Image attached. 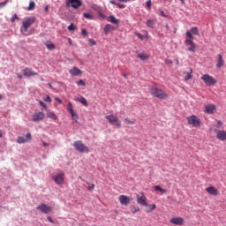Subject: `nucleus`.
<instances>
[{"label": "nucleus", "mask_w": 226, "mask_h": 226, "mask_svg": "<svg viewBox=\"0 0 226 226\" xmlns=\"http://www.w3.org/2000/svg\"><path fill=\"white\" fill-rule=\"evenodd\" d=\"M185 34L188 38L185 41V45L189 47V52H195L197 46L195 45V42H193V41L192 40H193V34L194 36H199V28L197 26H192L190 30L186 32Z\"/></svg>", "instance_id": "f257e3e1"}, {"label": "nucleus", "mask_w": 226, "mask_h": 226, "mask_svg": "<svg viewBox=\"0 0 226 226\" xmlns=\"http://www.w3.org/2000/svg\"><path fill=\"white\" fill-rule=\"evenodd\" d=\"M148 91L154 98H158V100H167L169 98V94L155 86L149 87Z\"/></svg>", "instance_id": "f03ea898"}, {"label": "nucleus", "mask_w": 226, "mask_h": 226, "mask_svg": "<svg viewBox=\"0 0 226 226\" xmlns=\"http://www.w3.org/2000/svg\"><path fill=\"white\" fill-rule=\"evenodd\" d=\"M34 22H36L35 17L26 18V20H24L22 23L21 33H27L29 27H31Z\"/></svg>", "instance_id": "7ed1b4c3"}, {"label": "nucleus", "mask_w": 226, "mask_h": 226, "mask_svg": "<svg viewBox=\"0 0 226 226\" xmlns=\"http://www.w3.org/2000/svg\"><path fill=\"white\" fill-rule=\"evenodd\" d=\"M188 124L192 126L193 128H200V124H202V122H200V118L199 117L192 115L186 117Z\"/></svg>", "instance_id": "20e7f679"}, {"label": "nucleus", "mask_w": 226, "mask_h": 226, "mask_svg": "<svg viewBox=\"0 0 226 226\" xmlns=\"http://www.w3.org/2000/svg\"><path fill=\"white\" fill-rule=\"evenodd\" d=\"M73 147L79 153H89V147L86 146L82 140H77L73 143Z\"/></svg>", "instance_id": "39448f33"}, {"label": "nucleus", "mask_w": 226, "mask_h": 226, "mask_svg": "<svg viewBox=\"0 0 226 226\" xmlns=\"http://www.w3.org/2000/svg\"><path fill=\"white\" fill-rule=\"evenodd\" d=\"M201 80L207 86H215V84H217L218 80H216L213 76L209 74H204L201 76Z\"/></svg>", "instance_id": "423d86ee"}, {"label": "nucleus", "mask_w": 226, "mask_h": 226, "mask_svg": "<svg viewBox=\"0 0 226 226\" xmlns=\"http://www.w3.org/2000/svg\"><path fill=\"white\" fill-rule=\"evenodd\" d=\"M105 117L110 124L117 126V128H121V120H119V118H117L116 116L108 115Z\"/></svg>", "instance_id": "0eeeda50"}, {"label": "nucleus", "mask_w": 226, "mask_h": 226, "mask_svg": "<svg viewBox=\"0 0 226 226\" xmlns=\"http://www.w3.org/2000/svg\"><path fill=\"white\" fill-rule=\"evenodd\" d=\"M36 209L43 213L44 215H49V213H52V207L48 206L47 204L41 203L38 207H36Z\"/></svg>", "instance_id": "6e6552de"}, {"label": "nucleus", "mask_w": 226, "mask_h": 226, "mask_svg": "<svg viewBox=\"0 0 226 226\" xmlns=\"http://www.w3.org/2000/svg\"><path fill=\"white\" fill-rule=\"evenodd\" d=\"M66 5L69 8H74V10H77V8H80V6H82V2L80 0H68Z\"/></svg>", "instance_id": "1a4fd4ad"}, {"label": "nucleus", "mask_w": 226, "mask_h": 226, "mask_svg": "<svg viewBox=\"0 0 226 226\" xmlns=\"http://www.w3.org/2000/svg\"><path fill=\"white\" fill-rule=\"evenodd\" d=\"M31 140H33V136L31 135V132H28L26 135V138L19 136L17 139L18 144H27V142H31Z\"/></svg>", "instance_id": "9d476101"}, {"label": "nucleus", "mask_w": 226, "mask_h": 226, "mask_svg": "<svg viewBox=\"0 0 226 226\" xmlns=\"http://www.w3.org/2000/svg\"><path fill=\"white\" fill-rule=\"evenodd\" d=\"M137 202L138 204H140V206L147 207V198L143 194V192L137 195Z\"/></svg>", "instance_id": "9b49d317"}, {"label": "nucleus", "mask_w": 226, "mask_h": 226, "mask_svg": "<svg viewBox=\"0 0 226 226\" xmlns=\"http://www.w3.org/2000/svg\"><path fill=\"white\" fill-rule=\"evenodd\" d=\"M32 119L35 123L38 122V121H43L45 119V113H43L41 111L35 112L32 116Z\"/></svg>", "instance_id": "f8f14e48"}, {"label": "nucleus", "mask_w": 226, "mask_h": 226, "mask_svg": "<svg viewBox=\"0 0 226 226\" xmlns=\"http://www.w3.org/2000/svg\"><path fill=\"white\" fill-rule=\"evenodd\" d=\"M53 180L56 185H63L64 183V172H60L53 177Z\"/></svg>", "instance_id": "ddd939ff"}, {"label": "nucleus", "mask_w": 226, "mask_h": 226, "mask_svg": "<svg viewBox=\"0 0 226 226\" xmlns=\"http://www.w3.org/2000/svg\"><path fill=\"white\" fill-rule=\"evenodd\" d=\"M170 223L172 225H185V219L183 217H173L170 220Z\"/></svg>", "instance_id": "4468645a"}, {"label": "nucleus", "mask_w": 226, "mask_h": 226, "mask_svg": "<svg viewBox=\"0 0 226 226\" xmlns=\"http://www.w3.org/2000/svg\"><path fill=\"white\" fill-rule=\"evenodd\" d=\"M23 75L24 77H36L38 72H34L33 69L26 67L23 70Z\"/></svg>", "instance_id": "2eb2a0df"}, {"label": "nucleus", "mask_w": 226, "mask_h": 226, "mask_svg": "<svg viewBox=\"0 0 226 226\" xmlns=\"http://www.w3.org/2000/svg\"><path fill=\"white\" fill-rule=\"evenodd\" d=\"M118 200L122 206H128L131 202L130 197L126 195H120L118 197Z\"/></svg>", "instance_id": "dca6fc26"}, {"label": "nucleus", "mask_w": 226, "mask_h": 226, "mask_svg": "<svg viewBox=\"0 0 226 226\" xmlns=\"http://www.w3.org/2000/svg\"><path fill=\"white\" fill-rule=\"evenodd\" d=\"M69 72L72 77H79V75H82V71L79 69V67H72V69L69 70Z\"/></svg>", "instance_id": "f3484780"}, {"label": "nucleus", "mask_w": 226, "mask_h": 226, "mask_svg": "<svg viewBox=\"0 0 226 226\" xmlns=\"http://www.w3.org/2000/svg\"><path fill=\"white\" fill-rule=\"evenodd\" d=\"M215 110H216V105H215V104H209V105L205 106V110H204V112H205L206 114H214V113H215Z\"/></svg>", "instance_id": "a211bd4d"}, {"label": "nucleus", "mask_w": 226, "mask_h": 226, "mask_svg": "<svg viewBox=\"0 0 226 226\" xmlns=\"http://www.w3.org/2000/svg\"><path fill=\"white\" fill-rule=\"evenodd\" d=\"M216 139L224 142V140H226V131H218L216 132Z\"/></svg>", "instance_id": "6ab92c4d"}, {"label": "nucleus", "mask_w": 226, "mask_h": 226, "mask_svg": "<svg viewBox=\"0 0 226 226\" xmlns=\"http://www.w3.org/2000/svg\"><path fill=\"white\" fill-rule=\"evenodd\" d=\"M193 73V69L188 68L186 72H184V79L185 80H190V79H193L192 75Z\"/></svg>", "instance_id": "aec40b11"}, {"label": "nucleus", "mask_w": 226, "mask_h": 226, "mask_svg": "<svg viewBox=\"0 0 226 226\" xmlns=\"http://www.w3.org/2000/svg\"><path fill=\"white\" fill-rule=\"evenodd\" d=\"M223 64H225V61H223V56L222 54L218 55L216 68L220 69L222 68Z\"/></svg>", "instance_id": "412c9836"}, {"label": "nucleus", "mask_w": 226, "mask_h": 226, "mask_svg": "<svg viewBox=\"0 0 226 226\" xmlns=\"http://www.w3.org/2000/svg\"><path fill=\"white\" fill-rule=\"evenodd\" d=\"M206 192H207L209 195H214V197H216V195H218V190H216V188H215L214 186L207 187L206 189Z\"/></svg>", "instance_id": "4be33fe9"}, {"label": "nucleus", "mask_w": 226, "mask_h": 226, "mask_svg": "<svg viewBox=\"0 0 226 226\" xmlns=\"http://www.w3.org/2000/svg\"><path fill=\"white\" fill-rule=\"evenodd\" d=\"M137 57H139V59H140L141 61H147V59H149V55L144 52H141L137 55Z\"/></svg>", "instance_id": "5701e85b"}, {"label": "nucleus", "mask_w": 226, "mask_h": 226, "mask_svg": "<svg viewBox=\"0 0 226 226\" xmlns=\"http://www.w3.org/2000/svg\"><path fill=\"white\" fill-rule=\"evenodd\" d=\"M104 33L105 34H109V33H110V31H114V26L110 25V24H107L104 26Z\"/></svg>", "instance_id": "b1692460"}, {"label": "nucleus", "mask_w": 226, "mask_h": 226, "mask_svg": "<svg viewBox=\"0 0 226 226\" xmlns=\"http://www.w3.org/2000/svg\"><path fill=\"white\" fill-rule=\"evenodd\" d=\"M108 21L111 22V24H116V25L119 24V20L112 15L108 18Z\"/></svg>", "instance_id": "393cba45"}, {"label": "nucleus", "mask_w": 226, "mask_h": 226, "mask_svg": "<svg viewBox=\"0 0 226 226\" xmlns=\"http://www.w3.org/2000/svg\"><path fill=\"white\" fill-rule=\"evenodd\" d=\"M156 23V20L154 19H148L147 21V26L150 27V29H153L154 27V24Z\"/></svg>", "instance_id": "a878e982"}, {"label": "nucleus", "mask_w": 226, "mask_h": 226, "mask_svg": "<svg viewBox=\"0 0 226 226\" xmlns=\"http://www.w3.org/2000/svg\"><path fill=\"white\" fill-rule=\"evenodd\" d=\"M76 102H79V103H82L85 107H87V100H86L84 97H80L78 99H75Z\"/></svg>", "instance_id": "bb28decb"}, {"label": "nucleus", "mask_w": 226, "mask_h": 226, "mask_svg": "<svg viewBox=\"0 0 226 226\" xmlns=\"http://www.w3.org/2000/svg\"><path fill=\"white\" fill-rule=\"evenodd\" d=\"M35 7H36V4L34 1H31L27 7V11H31L34 10Z\"/></svg>", "instance_id": "cd10ccee"}, {"label": "nucleus", "mask_w": 226, "mask_h": 226, "mask_svg": "<svg viewBox=\"0 0 226 226\" xmlns=\"http://www.w3.org/2000/svg\"><path fill=\"white\" fill-rule=\"evenodd\" d=\"M154 188L156 192H161V193H167V190L162 188L160 185H155Z\"/></svg>", "instance_id": "c85d7f7f"}, {"label": "nucleus", "mask_w": 226, "mask_h": 226, "mask_svg": "<svg viewBox=\"0 0 226 226\" xmlns=\"http://www.w3.org/2000/svg\"><path fill=\"white\" fill-rule=\"evenodd\" d=\"M67 110L70 114H73V112H75L73 110V104L72 102H68V105H67Z\"/></svg>", "instance_id": "c756f323"}, {"label": "nucleus", "mask_w": 226, "mask_h": 226, "mask_svg": "<svg viewBox=\"0 0 226 226\" xmlns=\"http://www.w3.org/2000/svg\"><path fill=\"white\" fill-rule=\"evenodd\" d=\"M47 117L53 119L54 121L57 120V116L54 112H49L47 114Z\"/></svg>", "instance_id": "7c9ffc66"}, {"label": "nucleus", "mask_w": 226, "mask_h": 226, "mask_svg": "<svg viewBox=\"0 0 226 226\" xmlns=\"http://www.w3.org/2000/svg\"><path fill=\"white\" fill-rule=\"evenodd\" d=\"M46 47L49 50H54V49H56V45H54L52 42L47 43Z\"/></svg>", "instance_id": "2f4dec72"}, {"label": "nucleus", "mask_w": 226, "mask_h": 226, "mask_svg": "<svg viewBox=\"0 0 226 226\" xmlns=\"http://www.w3.org/2000/svg\"><path fill=\"white\" fill-rule=\"evenodd\" d=\"M139 211H140V208L139 207H131V212L132 213V215H135V213H139Z\"/></svg>", "instance_id": "473e14b6"}, {"label": "nucleus", "mask_w": 226, "mask_h": 226, "mask_svg": "<svg viewBox=\"0 0 226 226\" xmlns=\"http://www.w3.org/2000/svg\"><path fill=\"white\" fill-rule=\"evenodd\" d=\"M83 17H85V19H88V20H93V15H91L89 12H85Z\"/></svg>", "instance_id": "72a5a7b5"}, {"label": "nucleus", "mask_w": 226, "mask_h": 226, "mask_svg": "<svg viewBox=\"0 0 226 226\" xmlns=\"http://www.w3.org/2000/svg\"><path fill=\"white\" fill-rule=\"evenodd\" d=\"M125 124H135V120H131L130 118H124Z\"/></svg>", "instance_id": "f704fd0d"}, {"label": "nucleus", "mask_w": 226, "mask_h": 226, "mask_svg": "<svg viewBox=\"0 0 226 226\" xmlns=\"http://www.w3.org/2000/svg\"><path fill=\"white\" fill-rule=\"evenodd\" d=\"M71 116H72L73 121H75L77 123V121L79 119V115H77V113H75V111H74V112L71 113Z\"/></svg>", "instance_id": "c9c22d12"}, {"label": "nucleus", "mask_w": 226, "mask_h": 226, "mask_svg": "<svg viewBox=\"0 0 226 226\" xmlns=\"http://www.w3.org/2000/svg\"><path fill=\"white\" fill-rule=\"evenodd\" d=\"M150 210H147V213H151V211H154V209H156V205L155 204H152L149 205Z\"/></svg>", "instance_id": "e433bc0d"}, {"label": "nucleus", "mask_w": 226, "mask_h": 226, "mask_svg": "<svg viewBox=\"0 0 226 226\" xmlns=\"http://www.w3.org/2000/svg\"><path fill=\"white\" fill-rule=\"evenodd\" d=\"M75 29H77V27L75 26V25H73V23H72V24L68 26V30H69V31H75Z\"/></svg>", "instance_id": "4c0bfd02"}, {"label": "nucleus", "mask_w": 226, "mask_h": 226, "mask_svg": "<svg viewBox=\"0 0 226 226\" xmlns=\"http://www.w3.org/2000/svg\"><path fill=\"white\" fill-rule=\"evenodd\" d=\"M87 185H88L87 190H94V184H89V182H87Z\"/></svg>", "instance_id": "58836bf2"}, {"label": "nucleus", "mask_w": 226, "mask_h": 226, "mask_svg": "<svg viewBox=\"0 0 226 226\" xmlns=\"http://www.w3.org/2000/svg\"><path fill=\"white\" fill-rule=\"evenodd\" d=\"M88 42H89V45H91V47L96 45V41L94 39H89Z\"/></svg>", "instance_id": "ea45409f"}, {"label": "nucleus", "mask_w": 226, "mask_h": 226, "mask_svg": "<svg viewBox=\"0 0 226 226\" xmlns=\"http://www.w3.org/2000/svg\"><path fill=\"white\" fill-rule=\"evenodd\" d=\"M77 85H78V86L86 87V81H84L83 79H79V80L77 82Z\"/></svg>", "instance_id": "a19ab883"}, {"label": "nucleus", "mask_w": 226, "mask_h": 226, "mask_svg": "<svg viewBox=\"0 0 226 226\" xmlns=\"http://www.w3.org/2000/svg\"><path fill=\"white\" fill-rule=\"evenodd\" d=\"M17 19H19V16H17V14H14L11 19V22H15Z\"/></svg>", "instance_id": "79ce46f5"}, {"label": "nucleus", "mask_w": 226, "mask_h": 226, "mask_svg": "<svg viewBox=\"0 0 226 226\" xmlns=\"http://www.w3.org/2000/svg\"><path fill=\"white\" fill-rule=\"evenodd\" d=\"M81 34H82V36H87V30L82 29L81 30Z\"/></svg>", "instance_id": "37998d69"}, {"label": "nucleus", "mask_w": 226, "mask_h": 226, "mask_svg": "<svg viewBox=\"0 0 226 226\" xmlns=\"http://www.w3.org/2000/svg\"><path fill=\"white\" fill-rule=\"evenodd\" d=\"M39 104L41 105V107H43V109H47V104H45L43 102L39 101Z\"/></svg>", "instance_id": "c03bdc74"}, {"label": "nucleus", "mask_w": 226, "mask_h": 226, "mask_svg": "<svg viewBox=\"0 0 226 226\" xmlns=\"http://www.w3.org/2000/svg\"><path fill=\"white\" fill-rule=\"evenodd\" d=\"M41 143H42V146H43L44 147H49V146H50V143H47V142H45V141H43V140H41Z\"/></svg>", "instance_id": "a18cd8bd"}, {"label": "nucleus", "mask_w": 226, "mask_h": 226, "mask_svg": "<svg viewBox=\"0 0 226 226\" xmlns=\"http://www.w3.org/2000/svg\"><path fill=\"white\" fill-rule=\"evenodd\" d=\"M44 102H48L50 103V102H52V99L50 98V96L47 95V97L44 99Z\"/></svg>", "instance_id": "49530a36"}, {"label": "nucleus", "mask_w": 226, "mask_h": 226, "mask_svg": "<svg viewBox=\"0 0 226 226\" xmlns=\"http://www.w3.org/2000/svg\"><path fill=\"white\" fill-rule=\"evenodd\" d=\"M117 8H120L121 10H123V8H124V4H117Z\"/></svg>", "instance_id": "de8ad7c7"}, {"label": "nucleus", "mask_w": 226, "mask_h": 226, "mask_svg": "<svg viewBox=\"0 0 226 226\" xmlns=\"http://www.w3.org/2000/svg\"><path fill=\"white\" fill-rule=\"evenodd\" d=\"M136 36H138L139 40H144V35H142L141 34H136Z\"/></svg>", "instance_id": "09e8293b"}, {"label": "nucleus", "mask_w": 226, "mask_h": 226, "mask_svg": "<svg viewBox=\"0 0 226 226\" xmlns=\"http://www.w3.org/2000/svg\"><path fill=\"white\" fill-rule=\"evenodd\" d=\"M55 100L60 104L63 103V100H61L59 97H55Z\"/></svg>", "instance_id": "8fccbe9b"}, {"label": "nucleus", "mask_w": 226, "mask_h": 226, "mask_svg": "<svg viewBox=\"0 0 226 226\" xmlns=\"http://www.w3.org/2000/svg\"><path fill=\"white\" fill-rule=\"evenodd\" d=\"M160 14L162 15V17H164L165 19H167V15L163 11H160Z\"/></svg>", "instance_id": "3c124183"}, {"label": "nucleus", "mask_w": 226, "mask_h": 226, "mask_svg": "<svg viewBox=\"0 0 226 226\" xmlns=\"http://www.w3.org/2000/svg\"><path fill=\"white\" fill-rule=\"evenodd\" d=\"M8 4V0H5L4 2L0 3V6H4Z\"/></svg>", "instance_id": "603ef678"}, {"label": "nucleus", "mask_w": 226, "mask_h": 226, "mask_svg": "<svg viewBox=\"0 0 226 226\" xmlns=\"http://www.w3.org/2000/svg\"><path fill=\"white\" fill-rule=\"evenodd\" d=\"M146 4H147V8H151V0L147 1L146 3Z\"/></svg>", "instance_id": "864d4df0"}, {"label": "nucleus", "mask_w": 226, "mask_h": 226, "mask_svg": "<svg viewBox=\"0 0 226 226\" xmlns=\"http://www.w3.org/2000/svg\"><path fill=\"white\" fill-rule=\"evenodd\" d=\"M165 63L166 64H172V60L166 59Z\"/></svg>", "instance_id": "5fc2aeb1"}, {"label": "nucleus", "mask_w": 226, "mask_h": 226, "mask_svg": "<svg viewBox=\"0 0 226 226\" xmlns=\"http://www.w3.org/2000/svg\"><path fill=\"white\" fill-rule=\"evenodd\" d=\"M48 220L49 222H50V223H54V220L52 219V217L48 216Z\"/></svg>", "instance_id": "6e6d98bb"}, {"label": "nucleus", "mask_w": 226, "mask_h": 226, "mask_svg": "<svg viewBox=\"0 0 226 226\" xmlns=\"http://www.w3.org/2000/svg\"><path fill=\"white\" fill-rule=\"evenodd\" d=\"M110 4H117L116 2H114L113 0L109 1Z\"/></svg>", "instance_id": "4d7b16f0"}, {"label": "nucleus", "mask_w": 226, "mask_h": 226, "mask_svg": "<svg viewBox=\"0 0 226 226\" xmlns=\"http://www.w3.org/2000/svg\"><path fill=\"white\" fill-rule=\"evenodd\" d=\"M217 124H218V126H222V121H218Z\"/></svg>", "instance_id": "13d9d810"}, {"label": "nucleus", "mask_w": 226, "mask_h": 226, "mask_svg": "<svg viewBox=\"0 0 226 226\" xmlns=\"http://www.w3.org/2000/svg\"><path fill=\"white\" fill-rule=\"evenodd\" d=\"M17 77H18V79H22V75H20V74H17Z\"/></svg>", "instance_id": "bf43d9fd"}, {"label": "nucleus", "mask_w": 226, "mask_h": 226, "mask_svg": "<svg viewBox=\"0 0 226 226\" xmlns=\"http://www.w3.org/2000/svg\"><path fill=\"white\" fill-rule=\"evenodd\" d=\"M1 137H3V132L2 131H0V139H1Z\"/></svg>", "instance_id": "052dcab7"}, {"label": "nucleus", "mask_w": 226, "mask_h": 226, "mask_svg": "<svg viewBox=\"0 0 226 226\" xmlns=\"http://www.w3.org/2000/svg\"><path fill=\"white\" fill-rule=\"evenodd\" d=\"M182 4H185V0H180Z\"/></svg>", "instance_id": "680f3d73"}, {"label": "nucleus", "mask_w": 226, "mask_h": 226, "mask_svg": "<svg viewBox=\"0 0 226 226\" xmlns=\"http://www.w3.org/2000/svg\"><path fill=\"white\" fill-rule=\"evenodd\" d=\"M69 43L70 45H72V39H69Z\"/></svg>", "instance_id": "e2e57ef3"}, {"label": "nucleus", "mask_w": 226, "mask_h": 226, "mask_svg": "<svg viewBox=\"0 0 226 226\" xmlns=\"http://www.w3.org/2000/svg\"><path fill=\"white\" fill-rule=\"evenodd\" d=\"M48 10H49V7H45V11H48Z\"/></svg>", "instance_id": "0e129e2a"}, {"label": "nucleus", "mask_w": 226, "mask_h": 226, "mask_svg": "<svg viewBox=\"0 0 226 226\" xmlns=\"http://www.w3.org/2000/svg\"><path fill=\"white\" fill-rule=\"evenodd\" d=\"M49 88L52 89V85H51V84H49Z\"/></svg>", "instance_id": "69168bd1"}, {"label": "nucleus", "mask_w": 226, "mask_h": 226, "mask_svg": "<svg viewBox=\"0 0 226 226\" xmlns=\"http://www.w3.org/2000/svg\"><path fill=\"white\" fill-rule=\"evenodd\" d=\"M177 64H179V60H177Z\"/></svg>", "instance_id": "338daca9"}, {"label": "nucleus", "mask_w": 226, "mask_h": 226, "mask_svg": "<svg viewBox=\"0 0 226 226\" xmlns=\"http://www.w3.org/2000/svg\"><path fill=\"white\" fill-rule=\"evenodd\" d=\"M124 77L126 79V74H124Z\"/></svg>", "instance_id": "774afa93"}]
</instances>
